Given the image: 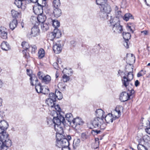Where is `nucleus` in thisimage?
<instances>
[{
    "instance_id": "obj_42",
    "label": "nucleus",
    "mask_w": 150,
    "mask_h": 150,
    "mask_svg": "<svg viewBox=\"0 0 150 150\" xmlns=\"http://www.w3.org/2000/svg\"><path fill=\"white\" fill-rule=\"evenodd\" d=\"M53 5L54 7L56 8H58L60 6V3L59 0H54L53 2Z\"/></svg>"
},
{
    "instance_id": "obj_15",
    "label": "nucleus",
    "mask_w": 150,
    "mask_h": 150,
    "mask_svg": "<svg viewBox=\"0 0 150 150\" xmlns=\"http://www.w3.org/2000/svg\"><path fill=\"white\" fill-rule=\"evenodd\" d=\"M53 49L55 53L59 54L61 52L62 48L61 45L57 43L53 45Z\"/></svg>"
},
{
    "instance_id": "obj_28",
    "label": "nucleus",
    "mask_w": 150,
    "mask_h": 150,
    "mask_svg": "<svg viewBox=\"0 0 150 150\" xmlns=\"http://www.w3.org/2000/svg\"><path fill=\"white\" fill-rule=\"evenodd\" d=\"M11 14L13 18L16 19L21 15V13L18 12L17 11L14 9H12L11 11Z\"/></svg>"
},
{
    "instance_id": "obj_16",
    "label": "nucleus",
    "mask_w": 150,
    "mask_h": 150,
    "mask_svg": "<svg viewBox=\"0 0 150 150\" xmlns=\"http://www.w3.org/2000/svg\"><path fill=\"white\" fill-rule=\"evenodd\" d=\"M75 125L76 127L78 125H82L83 124V122L82 119L80 117H78L75 118L73 119L72 124Z\"/></svg>"
},
{
    "instance_id": "obj_53",
    "label": "nucleus",
    "mask_w": 150,
    "mask_h": 150,
    "mask_svg": "<svg viewBox=\"0 0 150 150\" xmlns=\"http://www.w3.org/2000/svg\"><path fill=\"white\" fill-rule=\"evenodd\" d=\"M51 114L52 115V116L54 117H56L55 116L59 115V113L56 111L54 110V109L53 110V111L51 112Z\"/></svg>"
},
{
    "instance_id": "obj_54",
    "label": "nucleus",
    "mask_w": 150,
    "mask_h": 150,
    "mask_svg": "<svg viewBox=\"0 0 150 150\" xmlns=\"http://www.w3.org/2000/svg\"><path fill=\"white\" fill-rule=\"evenodd\" d=\"M92 133L94 135H96L99 134L100 132V130H93L92 131Z\"/></svg>"
},
{
    "instance_id": "obj_23",
    "label": "nucleus",
    "mask_w": 150,
    "mask_h": 150,
    "mask_svg": "<svg viewBox=\"0 0 150 150\" xmlns=\"http://www.w3.org/2000/svg\"><path fill=\"white\" fill-rule=\"evenodd\" d=\"M46 18V16L42 13L38 15L37 19L39 22L42 23L45 21Z\"/></svg>"
},
{
    "instance_id": "obj_40",
    "label": "nucleus",
    "mask_w": 150,
    "mask_h": 150,
    "mask_svg": "<svg viewBox=\"0 0 150 150\" xmlns=\"http://www.w3.org/2000/svg\"><path fill=\"white\" fill-rule=\"evenodd\" d=\"M80 140L79 139L76 138L75 139L73 142V145L74 147H76L80 145Z\"/></svg>"
},
{
    "instance_id": "obj_21",
    "label": "nucleus",
    "mask_w": 150,
    "mask_h": 150,
    "mask_svg": "<svg viewBox=\"0 0 150 150\" xmlns=\"http://www.w3.org/2000/svg\"><path fill=\"white\" fill-rule=\"evenodd\" d=\"M66 121L72 125V121L74 119L72 114L71 113H68L65 115Z\"/></svg>"
},
{
    "instance_id": "obj_38",
    "label": "nucleus",
    "mask_w": 150,
    "mask_h": 150,
    "mask_svg": "<svg viewBox=\"0 0 150 150\" xmlns=\"http://www.w3.org/2000/svg\"><path fill=\"white\" fill-rule=\"evenodd\" d=\"M38 56L39 58L41 59L45 56V52L44 50L40 49L38 52Z\"/></svg>"
},
{
    "instance_id": "obj_37",
    "label": "nucleus",
    "mask_w": 150,
    "mask_h": 150,
    "mask_svg": "<svg viewBox=\"0 0 150 150\" xmlns=\"http://www.w3.org/2000/svg\"><path fill=\"white\" fill-rule=\"evenodd\" d=\"M41 28L44 32L46 31L49 29V26L47 23H42L41 24Z\"/></svg>"
},
{
    "instance_id": "obj_52",
    "label": "nucleus",
    "mask_w": 150,
    "mask_h": 150,
    "mask_svg": "<svg viewBox=\"0 0 150 150\" xmlns=\"http://www.w3.org/2000/svg\"><path fill=\"white\" fill-rule=\"evenodd\" d=\"M81 137L83 140H84L88 139V136L85 133H82L81 135Z\"/></svg>"
},
{
    "instance_id": "obj_57",
    "label": "nucleus",
    "mask_w": 150,
    "mask_h": 150,
    "mask_svg": "<svg viewBox=\"0 0 150 150\" xmlns=\"http://www.w3.org/2000/svg\"><path fill=\"white\" fill-rule=\"evenodd\" d=\"M31 53H34L35 52L36 50H37V47L35 45H33L31 47Z\"/></svg>"
},
{
    "instance_id": "obj_43",
    "label": "nucleus",
    "mask_w": 150,
    "mask_h": 150,
    "mask_svg": "<svg viewBox=\"0 0 150 150\" xmlns=\"http://www.w3.org/2000/svg\"><path fill=\"white\" fill-rule=\"evenodd\" d=\"M53 31L49 33L47 35V37L49 40H52L54 38H56V37Z\"/></svg>"
},
{
    "instance_id": "obj_27",
    "label": "nucleus",
    "mask_w": 150,
    "mask_h": 150,
    "mask_svg": "<svg viewBox=\"0 0 150 150\" xmlns=\"http://www.w3.org/2000/svg\"><path fill=\"white\" fill-rule=\"evenodd\" d=\"M21 45L22 48L24 49V50H23V54L25 52V50L26 51L28 50V49L30 48V47L28 42L25 41H23Z\"/></svg>"
},
{
    "instance_id": "obj_50",
    "label": "nucleus",
    "mask_w": 150,
    "mask_h": 150,
    "mask_svg": "<svg viewBox=\"0 0 150 150\" xmlns=\"http://www.w3.org/2000/svg\"><path fill=\"white\" fill-rule=\"evenodd\" d=\"M63 80L64 82H67L70 79V77L66 74H64L62 76Z\"/></svg>"
},
{
    "instance_id": "obj_44",
    "label": "nucleus",
    "mask_w": 150,
    "mask_h": 150,
    "mask_svg": "<svg viewBox=\"0 0 150 150\" xmlns=\"http://www.w3.org/2000/svg\"><path fill=\"white\" fill-rule=\"evenodd\" d=\"M52 108H53L54 109L55 111L57 112L60 114V112L61 111V109L59 105H56V102H55L53 106L51 107Z\"/></svg>"
},
{
    "instance_id": "obj_8",
    "label": "nucleus",
    "mask_w": 150,
    "mask_h": 150,
    "mask_svg": "<svg viewBox=\"0 0 150 150\" xmlns=\"http://www.w3.org/2000/svg\"><path fill=\"white\" fill-rule=\"evenodd\" d=\"M66 125H54L55 131H56V137L57 135H59V137L65 135L64 132L63 127Z\"/></svg>"
},
{
    "instance_id": "obj_3",
    "label": "nucleus",
    "mask_w": 150,
    "mask_h": 150,
    "mask_svg": "<svg viewBox=\"0 0 150 150\" xmlns=\"http://www.w3.org/2000/svg\"><path fill=\"white\" fill-rule=\"evenodd\" d=\"M100 12L98 16L100 18L106 20L109 19L108 14L111 11V8L110 5L106 2L102 6L100 7Z\"/></svg>"
},
{
    "instance_id": "obj_22",
    "label": "nucleus",
    "mask_w": 150,
    "mask_h": 150,
    "mask_svg": "<svg viewBox=\"0 0 150 150\" xmlns=\"http://www.w3.org/2000/svg\"><path fill=\"white\" fill-rule=\"evenodd\" d=\"M1 49L5 51H8L10 48L9 44L5 41L2 42L1 44Z\"/></svg>"
},
{
    "instance_id": "obj_60",
    "label": "nucleus",
    "mask_w": 150,
    "mask_h": 150,
    "mask_svg": "<svg viewBox=\"0 0 150 150\" xmlns=\"http://www.w3.org/2000/svg\"><path fill=\"white\" fill-rule=\"evenodd\" d=\"M38 76L39 79H42L44 76H43V74L41 73L40 72H39L38 73Z\"/></svg>"
},
{
    "instance_id": "obj_48",
    "label": "nucleus",
    "mask_w": 150,
    "mask_h": 150,
    "mask_svg": "<svg viewBox=\"0 0 150 150\" xmlns=\"http://www.w3.org/2000/svg\"><path fill=\"white\" fill-rule=\"evenodd\" d=\"M49 92V90L48 88H46L45 87L43 86L42 91L41 93L44 94H47Z\"/></svg>"
},
{
    "instance_id": "obj_32",
    "label": "nucleus",
    "mask_w": 150,
    "mask_h": 150,
    "mask_svg": "<svg viewBox=\"0 0 150 150\" xmlns=\"http://www.w3.org/2000/svg\"><path fill=\"white\" fill-rule=\"evenodd\" d=\"M35 85V89L37 92L38 93H41L43 86H41L40 83H39Z\"/></svg>"
},
{
    "instance_id": "obj_20",
    "label": "nucleus",
    "mask_w": 150,
    "mask_h": 150,
    "mask_svg": "<svg viewBox=\"0 0 150 150\" xmlns=\"http://www.w3.org/2000/svg\"><path fill=\"white\" fill-rule=\"evenodd\" d=\"M110 19L109 20L110 23L112 26L114 24L117 23H119V19L115 17L110 16Z\"/></svg>"
},
{
    "instance_id": "obj_41",
    "label": "nucleus",
    "mask_w": 150,
    "mask_h": 150,
    "mask_svg": "<svg viewBox=\"0 0 150 150\" xmlns=\"http://www.w3.org/2000/svg\"><path fill=\"white\" fill-rule=\"evenodd\" d=\"M56 97L58 100H61L63 98V95L62 93L59 91H56L55 92Z\"/></svg>"
},
{
    "instance_id": "obj_63",
    "label": "nucleus",
    "mask_w": 150,
    "mask_h": 150,
    "mask_svg": "<svg viewBox=\"0 0 150 150\" xmlns=\"http://www.w3.org/2000/svg\"><path fill=\"white\" fill-rule=\"evenodd\" d=\"M145 130L146 132L149 134H150V127H149L146 128L145 129Z\"/></svg>"
},
{
    "instance_id": "obj_24",
    "label": "nucleus",
    "mask_w": 150,
    "mask_h": 150,
    "mask_svg": "<svg viewBox=\"0 0 150 150\" xmlns=\"http://www.w3.org/2000/svg\"><path fill=\"white\" fill-rule=\"evenodd\" d=\"M150 140V137L147 135L144 136L140 142V143H142L143 144L146 145L148 143Z\"/></svg>"
},
{
    "instance_id": "obj_62",
    "label": "nucleus",
    "mask_w": 150,
    "mask_h": 150,
    "mask_svg": "<svg viewBox=\"0 0 150 150\" xmlns=\"http://www.w3.org/2000/svg\"><path fill=\"white\" fill-rule=\"evenodd\" d=\"M129 93H130V94H129V95H130V96L133 94L135 92L134 90L132 89H131L130 91L129 90Z\"/></svg>"
},
{
    "instance_id": "obj_34",
    "label": "nucleus",
    "mask_w": 150,
    "mask_h": 150,
    "mask_svg": "<svg viewBox=\"0 0 150 150\" xmlns=\"http://www.w3.org/2000/svg\"><path fill=\"white\" fill-rule=\"evenodd\" d=\"M47 0H38L37 3L38 6L43 7L46 6Z\"/></svg>"
},
{
    "instance_id": "obj_25",
    "label": "nucleus",
    "mask_w": 150,
    "mask_h": 150,
    "mask_svg": "<svg viewBox=\"0 0 150 150\" xmlns=\"http://www.w3.org/2000/svg\"><path fill=\"white\" fill-rule=\"evenodd\" d=\"M17 21L16 19H13L10 22L9 27L12 30H14L17 26Z\"/></svg>"
},
{
    "instance_id": "obj_17",
    "label": "nucleus",
    "mask_w": 150,
    "mask_h": 150,
    "mask_svg": "<svg viewBox=\"0 0 150 150\" xmlns=\"http://www.w3.org/2000/svg\"><path fill=\"white\" fill-rule=\"evenodd\" d=\"M43 7L38 6L34 7L33 8V12L34 13L38 15L41 14L43 12Z\"/></svg>"
},
{
    "instance_id": "obj_31",
    "label": "nucleus",
    "mask_w": 150,
    "mask_h": 150,
    "mask_svg": "<svg viewBox=\"0 0 150 150\" xmlns=\"http://www.w3.org/2000/svg\"><path fill=\"white\" fill-rule=\"evenodd\" d=\"M123 19L126 21H128L129 19H132L133 17L132 15L130 13H126L125 14V16H122Z\"/></svg>"
},
{
    "instance_id": "obj_9",
    "label": "nucleus",
    "mask_w": 150,
    "mask_h": 150,
    "mask_svg": "<svg viewBox=\"0 0 150 150\" xmlns=\"http://www.w3.org/2000/svg\"><path fill=\"white\" fill-rule=\"evenodd\" d=\"M66 125H54L55 131H56V137L57 135H59V137L65 135L64 132L63 127Z\"/></svg>"
},
{
    "instance_id": "obj_19",
    "label": "nucleus",
    "mask_w": 150,
    "mask_h": 150,
    "mask_svg": "<svg viewBox=\"0 0 150 150\" xmlns=\"http://www.w3.org/2000/svg\"><path fill=\"white\" fill-rule=\"evenodd\" d=\"M96 115L97 117H99L103 119H104V112L101 109H98L96 111Z\"/></svg>"
},
{
    "instance_id": "obj_13",
    "label": "nucleus",
    "mask_w": 150,
    "mask_h": 150,
    "mask_svg": "<svg viewBox=\"0 0 150 150\" xmlns=\"http://www.w3.org/2000/svg\"><path fill=\"white\" fill-rule=\"evenodd\" d=\"M112 30L117 33H120L123 31L122 26L120 25V23L114 24L112 27Z\"/></svg>"
},
{
    "instance_id": "obj_12",
    "label": "nucleus",
    "mask_w": 150,
    "mask_h": 150,
    "mask_svg": "<svg viewBox=\"0 0 150 150\" xmlns=\"http://www.w3.org/2000/svg\"><path fill=\"white\" fill-rule=\"evenodd\" d=\"M116 116L113 115L112 114L108 113L105 116L104 115V119L107 123L112 122L113 120H115L116 117Z\"/></svg>"
},
{
    "instance_id": "obj_51",
    "label": "nucleus",
    "mask_w": 150,
    "mask_h": 150,
    "mask_svg": "<svg viewBox=\"0 0 150 150\" xmlns=\"http://www.w3.org/2000/svg\"><path fill=\"white\" fill-rule=\"evenodd\" d=\"M123 45L127 49L129 48V40H125L123 42Z\"/></svg>"
},
{
    "instance_id": "obj_59",
    "label": "nucleus",
    "mask_w": 150,
    "mask_h": 150,
    "mask_svg": "<svg viewBox=\"0 0 150 150\" xmlns=\"http://www.w3.org/2000/svg\"><path fill=\"white\" fill-rule=\"evenodd\" d=\"M47 125L49 126H50V125H52V123H53V120H47Z\"/></svg>"
},
{
    "instance_id": "obj_39",
    "label": "nucleus",
    "mask_w": 150,
    "mask_h": 150,
    "mask_svg": "<svg viewBox=\"0 0 150 150\" xmlns=\"http://www.w3.org/2000/svg\"><path fill=\"white\" fill-rule=\"evenodd\" d=\"M142 143L139 142L137 146V149L138 150H147V148Z\"/></svg>"
},
{
    "instance_id": "obj_47",
    "label": "nucleus",
    "mask_w": 150,
    "mask_h": 150,
    "mask_svg": "<svg viewBox=\"0 0 150 150\" xmlns=\"http://www.w3.org/2000/svg\"><path fill=\"white\" fill-rule=\"evenodd\" d=\"M66 86V85L65 84L62 82L59 83L58 84V87L62 90H64L65 89Z\"/></svg>"
},
{
    "instance_id": "obj_33",
    "label": "nucleus",
    "mask_w": 150,
    "mask_h": 150,
    "mask_svg": "<svg viewBox=\"0 0 150 150\" xmlns=\"http://www.w3.org/2000/svg\"><path fill=\"white\" fill-rule=\"evenodd\" d=\"M123 38L125 40H129L131 37V35L128 32H123L122 33Z\"/></svg>"
},
{
    "instance_id": "obj_45",
    "label": "nucleus",
    "mask_w": 150,
    "mask_h": 150,
    "mask_svg": "<svg viewBox=\"0 0 150 150\" xmlns=\"http://www.w3.org/2000/svg\"><path fill=\"white\" fill-rule=\"evenodd\" d=\"M107 2L106 0H96V2L97 4L100 5L101 6L103 4H104L106 2Z\"/></svg>"
},
{
    "instance_id": "obj_56",
    "label": "nucleus",
    "mask_w": 150,
    "mask_h": 150,
    "mask_svg": "<svg viewBox=\"0 0 150 150\" xmlns=\"http://www.w3.org/2000/svg\"><path fill=\"white\" fill-rule=\"evenodd\" d=\"M53 66L55 69L57 70H59V65L57 62L54 63L53 64Z\"/></svg>"
},
{
    "instance_id": "obj_30",
    "label": "nucleus",
    "mask_w": 150,
    "mask_h": 150,
    "mask_svg": "<svg viewBox=\"0 0 150 150\" xmlns=\"http://www.w3.org/2000/svg\"><path fill=\"white\" fill-rule=\"evenodd\" d=\"M51 80L50 76L48 75H47L45 76H44L42 79V82L45 83L46 84H47L49 83Z\"/></svg>"
},
{
    "instance_id": "obj_2",
    "label": "nucleus",
    "mask_w": 150,
    "mask_h": 150,
    "mask_svg": "<svg viewBox=\"0 0 150 150\" xmlns=\"http://www.w3.org/2000/svg\"><path fill=\"white\" fill-rule=\"evenodd\" d=\"M59 135H57L56 138V145L57 147L61 148L62 150L64 149H67L68 150H70V148L69 147V142L68 141L65 135L59 137Z\"/></svg>"
},
{
    "instance_id": "obj_64",
    "label": "nucleus",
    "mask_w": 150,
    "mask_h": 150,
    "mask_svg": "<svg viewBox=\"0 0 150 150\" xmlns=\"http://www.w3.org/2000/svg\"><path fill=\"white\" fill-rule=\"evenodd\" d=\"M147 6H150V0H144Z\"/></svg>"
},
{
    "instance_id": "obj_1",
    "label": "nucleus",
    "mask_w": 150,
    "mask_h": 150,
    "mask_svg": "<svg viewBox=\"0 0 150 150\" xmlns=\"http://www.w3.org/2000/svg\"><path fill=\"white\" fill-rule=\"evenodd\" d=\"M8 127L6 121L2 120L0 122V150H7L11 145V141L6 132Z\"/></svg>"
},
{
    "instance_id": "obj_61",
    "label": "nucleus",
    "mask_w": 150,
    "mask_h": 150,
    "mask_svg": "<svg viewBox=\"0 0 150 150\" xmlns=\"http://www.w3.org/2000/svg\"><path fill=\"white\" fill-rule=\"evenodd\" d=\"M27 72V74L30 77H31V76H32V75L33 74H31L30 72L31 71H30V69H27L26 70Z\"/></svg>"
},
{
    "instance_id": "obj_46",
    "label": "nucleus",
    "mask_w": 150,
    "mask_h": 150,
    "mask_svg": "<svg viewBox=\"0 0 150 150\" xmlns=\"http://www.w3.org/2000/svg\"><path fill=\"white\" fill-rule=\"evenodd\" d=\"M52 25L55 28H57L60 26V23L57 20H54Z\"/></svg>"
},
{
    "instance_id": "obj_6",
    "label": "nucleus",
    "mask_w": 150,
    "mask_h": 150,
    "mask_svg": "<svg viewBox=\"0 0 150 150\" xmlns=\"http://www.w3.org/2000/svg\"><path fill=\"white\" fill-rule=\"evenodd\" d=\"M103 120L102 118L99 117H96L92 120L91 124L92 125V128L103 129L102 126L103 124Z\"/></svg>"
},
{
    "instance_id": "obj_35",
    "label": "nucleus",
    "mask_w": 150,
    "mask_h": 150,
    "mask_svg": "<svg viewBox=\"0 0 150 150\" xmlns=\"http://www.w3.org/2000/svg\"><path fill=\"white\" fill-rule=\"evenodd\" d=\"M126 57H127V59L128 60L130 59L129 60L130 62H134L135 60V57L132 54H127Z\"/></svg>"
},
{
    "instance_id": "obj_4",
    "label": "nucleus",
    "mask_w": 150,
    "mask_h": 150,
    "mask_svg": "<svg viewBox=\"0 0 150 150\" xmlns=\"http://www.w3.org/2000/svg\"><path fill=\"white\" fill-rule=\"evenodd\" d=\"M128 67L130 69H131L130 70H131V71H129L128 73L127 77L125 76H123V79H122L123 85L126 88L129 85V83L133 78V66L130 65Z\"/></svg>"
},
{
    "instance_id": "obj_11",
    "label": "nucleus",
    "mask_w": 150,
    "mask_h": 150,
    "mask_svg": "<svg viewBox=\"0 0 150 150\" xmlns=\"http://www.w3.org/2000/svg\"><path fill=\"white\" fill-rule=\"evenodd\" d=\"M130 95L126 92H123L120 95L119 99L121 102H124L129 99Z\"/></svg>"
},
{
    "instance_id": "obj_26",
    "label": "nucleus",
    "mask_w": 150,
    "mask_h": 150,
    "mask_svg": "<svg viewBox=\"0 0 150 150\" xmlns=\"http://www.w3.org/2000/svg\"><path fill=\"white\" fill-rule=\"evenodd\" d=\"M61 10L58 8H55L53 11V13L54 16L56 18H58L62 14Z\"/></svg>"
},
{
    "instance_id": "obj_36",
    "label": "nucleus",
    "mask_w": 150,
    "mask_h": 150,
    "mask_svg": "<svg viewBox=\"0 0 150 150\" xmlns=\"http://www.w3.org/2000/svg\"><path fill=\"white\" fill-rule=\"evenodd\" d=\"M23 0H15L14 4L18 8H22Z\"/></svg>"
},
{
    "instance_id": "obj_5",
    "label": "nucleus",
    "mask_w": 150,
    "mask_h": 150,
    "mask_svg": "<svg viewBox=\"0 0 150 150\" xmlns=\"http://www.w3.org/2000/svg\"><path fill=\"white\" fill-rule=\"evenodd\" d=\"M53 121L54 125H66L67 124L65 118L60 114L56 117H53Z\"/></svg>"
},
{
    "instance_id": "obj_14",
    "label": "nucleus",
    "mask_w": 150,
    "mask_h": 150,
    "mask_svg": "<svg viewBox=\"0 0 150 150\" xmlns=\"http://www.w3.org/2000/svg\"><path fill=\"white\" fill-rule=\"evenodd\" d=\"M7 29L4 27L0 28V34L1 37L3 39H6L7 38Z\"/></svg>"
},
{
    "instance_id": "obj_49",
    "label": "nucleus",
    "mask_w": 150,
    "mask_h": 150,
    "mask_svg": "<svg viewBox=\"0 0 150 150\" xmlns=\"http://www.w3.org/2000/svg\"><path fill=\"white\" fill-rule=\"evenodd\" d=\"M115 17L117 18H118L119 19L122 18V16L121 15V12L120 10L119 11L116 12L115 13Z\"/></svg>"
},
{
    "instance_id": "obj_10",
    "label": "nucleus",
    "mask_w": 150,
    "mask_h": 150,
    "mask_svg": "<svg viewBox=\"0 0 150 150\" xmlns=\"http://www.w3.org/2000/svg\"><path fill=\"white\" fill-rule=\"evenodd\" d=\"M39 30L38 27L34 26L32 28L30 33L27 34V36L29 38H31L32 37H35L39 34Z\"/></svg>"
},
{
    "instance_id": "obj_7",
    "label": "nucleus",
    "mask_w": 150,
    "mask_h": 150,
    "mask_svg": "<svg viewBox=\"0 0 150 150\" xmlns=\"http://www.w3.org/2000/svg\"><path fill=\"white\" fill-rule=\"evenodd\" d=\"M56 100L55 93H51L49 94V98L46 100L45 103L49 106L52 107L54 105Z\"/></svg>"
},
{
    "instance_id": "obj_29",
    "label": "nucleus",
    "mask_w": 150,
    "mask_h": 150,
    "mask_svg": "<svg viewBox=\"0 0 150 150\" xmlns=\"http://www.w3.org/2000/svg\"><path fill=\"white\" fill-rule=\"evenodd\" d=\"M54 34L56 38H58L60 37L62 35L61 31L57 28H54L53 30Z\"/></svg>"
},
{
    "instance_id": "obj_55",
    "label": "nucleus",
    "mask_w": 150,
    "mask_h": 150,
    "mask_svg": "<svg viewBox=\"0 0 150 150\" xmlns=\"http://www.w3.org/2000/svg\"><path fill=\"white\" fill-rule=\"evenodd\" d=\"M54 20H52L51 18H49L47 20V23L48 25H52Z\"/></svg>"
},
{
    "instance_id": "obj_18",
    "label": "nucleus",
    "mask_w": 150,
    "mask_h": 150,
    "mask_svg": "<svg viewBox=\"0 0 150 150\" xmlns=\"http://www.w3.org/2000/svg\"><path fill=\"white\" fill-rule=\"evenodd\" d=\"M30 79L31 85L32 86H34L38 83V80L35 74H33L31 77L30 78Z\"/></svg>"
},
{
    "instance_id": "obj_58",
    "label": "nucleus",
    "mask_w": 150,
    "mask_h": 150,
    "mask_svg": "<svg viewBox=\"0 0 150 150\" xmlns=\"http://www.w3.org/2000/svg\"><path fill=\"white\" fill-rule=\"evenodd\" d=\"M143 71V70H141L140 72H139L137 74V76L138 77H140L145 74V71L144 72V73H142V72Z\"/></svg>"
}]
</instances>
